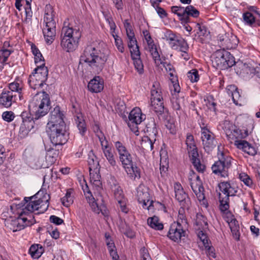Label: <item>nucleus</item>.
<instances>
[{
  "instance_id": "18",
  "label": "nucleus",
  "mask_w": 260,
  "mask_h": 260,
  "mask_svg": "<svg viewBox=\"0 0 260 260\" xmlns=\"http://www.w3.org/2000/svg\"><path fill=\"white\" fill-rule=\"evenodd\" d=\"M235 145L238 148L242 149L244 152L251 156L255 155L257 153L255 148L246 141L236 140Z\"/></svg>"
},
{
  "instance_id": "31",
  "label": "nucleus",
  "mask_w": 260,
  "mask_h": 260,
  "mask_svg": "<svg viewBox=\"0 0 260 260\" xmlns=\"http://www.w3.org/2000/svg\"><path fill=\"white\" fill-rule=\"evenodd\" d=\"M100 169L96 170H89V175L91 183L96 187H101L102 182L101 181V175L100 174Z\"/></svg>"
},
{
  "instance_id": "61",
  "label": "nucleus",
  "mask_w": 260,
  "mask_h": 260,
  "mask_svg": "<svg viewBox=\"0 0 260 260\" xmlns=\"http://www.w3.org/2000/svg\"><path fill=\"white\" fill-rule=\"evenodd\" d=\"M117 202L119 205L121 212L124 213H127L129 211V209L126 206V199L124 198L122 200L117 201Z\"/></svg>"
},
{
  "instance_id": "42",
  "label": "nucleus",
  "mask_w": 260,
  "mask_h": 260,
  "mask_svg": "<svg viewBox=\"0 0 260 260\" xmlns=\"http://www.w3.org/2000/svg\"><path fill=\"white\" fill-rule=\"evenodd\" d=\"M147 223L151 228L156 230H161L164 228L163 224L159 222L158 217L156 216L149 217L147 219Z\"/></svg>"
},
{
  "instance_id": "51",
  "label": "nucleus",
  "mask_w": 260,
  "mask_h": 260,
  "mask_svg": "<svg viewBox=\"0 0 260 260\" xmlns=\"http://www.w3.org/2000/svg\"><path fill=\"white\" fill-rule=\"evenodd\" d=\"M103 153L109 164L113 167L115 166L116 165V162L112 151L111 148L103 151Z\"/></svg>"
},
{
  "instance_id": "56",
  "label": "nucleus",
  "mask_w": 260,
  "mask_h": 260,
  "mask_svg": "<svg viewBox=\"0 0 260 260\" xmlns=\"http://www.w3.org/2000/svg\"><path fill=\"white\" fill-rule=\"evenodd\" d=\"M172 107L174 110L176 111L177 114L180 117L181 114L180 101L178 99H174L171 101Z\"/></svg>"
},
{
  "instance_id": "10",
  "label": "nucleus",
  "mask_w": 260,
  "mask_h": 260,
  "mask_svg": "<svg viewBox=\"0 0 260 260\" xmlns=\"http://www.w3.org/2000/svg\"><path fill=\"white\" fill-rule=\"evenodd\" d=\"M218 41L220 46L223 48L222 50L235 48L238 43L237 37L231 32L219 35Z\"/></svg>"
},
{
  "instance_id": "41",
  "label": "nucleus",
  "mask_w": 260,
  "mask_h": 260,
  "mask_svg": "<svg viewBox=\"0 0 260 260\" xmlns=\"http://www.w3.org/2000/svg\"><path fill=\"white\" fill-rule=\"evenodd\" d=\"M164 109L163 101L159 102L151 101V110L154 111L158 116L164 112Z\"/></svg>"
},
{
  "instance_id": "22",
  "label": "nucleus",
  "mask_w": 260,
  "mask_h": 260,
  "mask_svg": "<svg viewBox=\"0 0 260 260\" xmlns=\"http://www.w3.org/2000/svg\"><path fill=\"white\" fill-rule=\"evenodd\" d=\"M122 166L132 180H135L140 178V170L134 164L132 160L129 165Z\"/></svg>"
},
{
  "instance_id": "46",
  "label": "nucleus",
  "mask_w": 260,
  "mask_h": 260,
  "mask_svg": "<svg viewBox=\"0 0 260 260\" xmlns=\"http://www.w3.org/2000/svg\"><path fill=\"white\" fill-rule=\"evenodd\" d=\"M89 196L87 197V201L91 207L92 210L96 214H99L102 212L101 208L98 205L95 201L94 198L92 194H89Z\"/></svg>"
},
{
  "instance_id": "14",
  "label": "nucleus",
  "mask_w": 260,
  "mask_h": 260,
  "mask_svg": "<svg viewBox=\"0 0 260 260\" xmlns=\"http://www.w3.org/2000/svg\"><path fill=\"white\" fill-rule=\"evenodd\" d=\"M114 145L118 152L119 159L122 166L129 165L132 160V157L125 146L120 141L115 142Z\"/></svg>"
},
{
  "instance_id": "28",
  "label": "nucleus",
  "mask_w": 260,
  "mask_h": 260,
  "mask_svg": "<svg viewBox=\"0 0 260 260\" xmlns=\"http://www.w3.org/2000/svg\"><path fill=\"white\" fill-rule=\"evenodd\" d=\"M189 157L192 165L197 171L199 173H204L206 167L204 164L201 162V161L199 158V155L198 152L193 153V154L189 155Z\"/></svg>"
},
{
  "instance_id": "58",
  "label": "nucleus",
  "mask_w": 260,
  "mask_h": 260,
  "mask_svg": "<svg viewBox=\"0 0 260 260\" xmlns=\"http://www.w3.org/2000/svg\"><path fill=\"white\" fill-rule=\"evenodd\" d=\"M113 37L114 38L115 43L117 48L120 52L123 53L124 49L122 40L115 34H114V36H113Z\"/></svg>"
},
{
  "instance_id": "30",
  "label": "nucleus",
  "mask_w": 260,
  "mask_h": 260,
  "mask_svg": "<svg viewBox=\"0 0 260 260\" xmlns=\"http://www.w3.org/2000/svg\"><path fill=\"white\" fill-rule=\"evenodd\" d=\"M231 136H229L228 139L232 142V141L239 140V139H244L248 135V131L244 130L243 132L241 129L235 126V128H234V131L231 133Z\"/></svg>"
},
{
  "instance_id": "5",
  "label": "nucleus",
  "mask_w": 260,
  "mask_h": 260,
  "mask_svg": "<svg viewBox=\"0 0 260 260\" xmlns=\"http://www.w3.org/2000/svg\"><path fill=\"white\" fill-rule=\"evenodd\" d=\"M212 66L220 70H226L235 64V57L225 50H217L211 56Z\"/></svg>"
},
{
  "instance_id": "43",
  "label": "nucleus",
  "mask_w": 260,
  "mask_h": 260,
  "mask_svg": "<svg viewBox=\"0 0 260 260\" xmlns=\"http://www.w3.org/2000/svg\"><path fill=\"white\" fill-rule=\"evenodd\" d=\"M73 190L72 189H68L64 197L61 199L62 205L67 207H69L74 202L72 193Z\"/></svg>"
},
{
  "instance_id": "26",
  "label": "nucleus",
  "mask_w": 260,
  "mask_h": 260,
  "mask_svg": "<svg viewBox=\"0 0 260 260\" xmlns=\"http://www.w3.org/2000/svg\"><path fill=\"white\" fill-rule=\"evenodd\" d=\"M144 131L147 136L156 137L157 129L156 128L155 120L153 118H150L147 119L146 127Z\"/></svg>"
},
{
  "instance_id": "37",
  "label": "nucleus",
  "mask_w": 260,
  "mask_h": 260,
  "mask_svg": "<svg viewBox=\"0 0 260 260\" xmlns=\"http://www.w3.org/2000/svg\"><path fill=\"white\" fill-rule=\"evenodd\" d=\"M29 252L33 258H38L44 252V248L40 244H34L30 246Z\"/></svg>"
},
{
  "instance_id": "48",
  "label": "nucleus",
  "mask_w": 260,
  "mask_h": 260,
  "mask_svg": "<svg viewBox=\"0 0 260 260\" xmlns=\"http://www.w3.org/2000/svg\"><path fill=\"white\" fill-rule=\"evenodd\" d=\"M236 125L231 123L230 121L224 120L222 123V128L224 130L227 138L229 136H231V133L235 128Z\"/></svg>"
},
{
  "instance_id": "53",
  "label": "nucleus",
  "mask_w": 260,
  "mask_h": 260,
  "mask_svg": "<svg viewBox=\"0 0 260 260\" xmlns=\"http://www.w3.org/2000/svg\"><path fill=\"white\" fill-rule=\"evenodd\" d=\"M27 125H28L25 124V123L22 122L19 129V134L21 137L26 136L29 132L34 127V126L31 125L28 127Z\"/></svg>"
},
{
  "instance_id": "45",
  "label": "nucleus",
  "mask_w": 260,
  "mask_h": 260,
  "mask_svg": "<svg viewBox=\"0 0 260 260\" xmlns=\"http://www.w3.org/2000/svg\"><path fill=\"white\" fill-rule=\"evenodd\" d=\"M28 84L30 87L34 89H39L44 85V83L38 80L35 76L32 74L29 76Z\"/></svg>"
},
{
  "instance_id": "7",
  "label": "nucleus",
  "mask_w": 260,
  "mask_h": 260,
  "mask_svg": "<svg viewBox=\"0 0 260 260\" xmlns=\"http://www.w3.org/2000/svg\"><path fill=\"white\" fill-rule=\"evenodd\" d=\"M219 160L212 165V170L214 174L222 177L228 176V170L231 166V158L224 156L223 152L218 154Z\"/></svg>"
},
{
  "instance_id": "1",
  "label": "nucleus",
  "mask_w": 260,
  "mask_h": 260,
  "mask_svg": "<svg viewBox=\"0 0 260 260\" xmlns=\"http://www.w3.org/2000/svg\"><path fill=\"white\" fill-rule=\"evenodd\" d=\"M28 108L35 112V117L30 113L23 112L21 114L22 122L25 123L29 127L35 124L34 119H38L46 115L50 110V100L49 95L45 91L38 92L29 103Z\"/></svg>"
},
{
  "instance_id": "19",
  "label": "nucleus",
  "mask_w": 260,
  "mask_h": 260,
  "mask_svg": "<svg viewBox=\"0 0 260 260\" xmlns=\"http://www.w3.org/2000/svg\"><path fill=\"white\" fill-rule=\"evenodd\" d=\"M190 184L193 192L196 195L198 199L200 201H204L205 199L204 194V188L202 184V182H192V179L189 178Z\"/></svg>"
},
{
  "instance_id": "4",
  "label": "nucleus",
  "mask_w": 260,
  "mask_h": 260,
  "mask_svg": "<svg viewBox=\"0 0 260 260\" xmlns=\"http://www.w3.org/2000/svg\"><path fill=\"white\" fill-rule=\"evenodd\" d=\"M46 132L51 143L55 146L65 144L69 138L66 125H49L46 126Z\"/></svg>"
},
{
  "instance_id": "62",
  "label": "nucleus",
  "mask_w": 260,
  "mask_h": 260,
  "mask_svg": "<svg viewBox=\"0 0 260 260\" xmlns=\"http://www.w3.org/2000/svg\"><path fill=\"white\" fill-rule=\"evenodd\" d=\"M143 34L147 43V47L152 46V44H155L149 32L147 30L143 31Z\"/></svg>"
},
{
  "instance_id": "23",
  "label": "nucleus",
  "mask_w": 260,
  "mask_h": 260,
  "mask_svg": "<svg viewBox=\"0 0 260 260\" xmlns=\"http://www.w3.org/2000/svg\"><path fill=\"white\" fill-rule=\"evenodd\" d=\"M226 89L228 93L231 95L233 102L237 105H241L242 98L238 88L234 85H230L228 86Z\"/></svg>"
},
{
  "instance_id": "60",
  "label": "nucleus",
  "mask_w": 260,
  "mask_h": 260,
  "mask_svg": "<svg viewBox=\"0 0 260 260\" xmlns=\"http://www.w3.org/2000/svg\"><path fill=\"white\" fill-rule=\"evenodd\" d=\"M2 117L4 120L9 122L14 119L15 115L12 111H6L3 113Z\"/></svg>"
},
{
  "instance_id": "6",
  "label": "nucleus",
  "mask_w": 260,
  "mask_h": 260,
  "mask_svg": "<svg viewBox=\"0 0 260 260\" xmlns=\"http://www.w3.org/2000/svg\"><path fill=\"white\" fill-rule=\"evenodd\" d=\"M220 190L225 195L222 198L220 193H219V200L220 202V209L221 211L224 212L229 208V197L234 196L237 192L236 188L233 186L228 182H221L218 184Z\"/></svg>"
},
{
  "instance_id": "17",
  "label": "nucleus",
  "mask_w": 260,
  "mask_h": 260,
  "mask_svg": "<svg viewBox=\"0 0 260 260\" xmlns=\"http://www.w3.org/2000/svg\"><path fill=\"white\" fill-rule=\"evenodd\" d=\"M109 184L117 201L125 198L122 189L119 186L118 182L114 177H110L109 180Z\"/></svg>"
},
{
  "instance_id": "2",
  "label": "nucleus",
  "mask_w": 260,
  "mask_h": 260,
  "mask_svg": "<svg viewBox=\"0 0 260 260\" xmlns=\"http://www.w3.org/2000/svg\"><path fill=\"white\" fill-rule=\"evenodd\" d=\"M109 52L104 43H92L84 49L80 60L93 69L101 71L107 61Z\"/></svg>"
},
{
  "instance_id": "21",
  "label": "nucleus",
  "mask_w": 260,
  "mask_h": 260,
  "mask_svg": "<svg viewBox=\"0 0 260 260\" xmlns=\"http://www.w3.org/2000/svg\"><path fill=\"white\" fill-rule=\"evenodd\" d=\"M88 88L92 92H101L104 88V81L100 76H96L88 84Z\"/></svg>"
},
{
  "instance_id": "39",
  "label": "nucleus",
  "mask_w": 260,
  "mask_h": 260,
  "mask_svg": "<svg viewBox=\"0 0 260 260\" xmlns=\"http://www.w3.org/2000/svg\"><path fill=\"white\" fill-rule=\"evenodd\" d=\"M185 8L181 6H172L171 7V12L179 17L182 24H184V22H185L187 20L186 17H184Z\"/></svg>"
},
{
  "instance_id": "11",
  "label": "nucleus",
  "mask_w": 260,
  "mask_h": 260,
  "mask_svg": "<svg viewBox=\"0 0 260 260\" xmlns=\"http://www.w3.org/2000/svg\"><path fill=\"white\" fill-rule=\"evenodd\" d=\"M201 138L205 150L209 153L215 147L214 134L206 127L201 128Z\"/></svg>"
},
{
  "instance_id": "52",
  "label": "nucleus",
  "mask_w": 260,
  "mask_h": 260,
  "mask_svg": "<svg viewBox=\"0 0 260 260\" xmlns=\"http://www.w3.org/2000/svg\"><path fill=\"white\" fill-rule=\"evenodd\" d=\"M46 42L48 44H51L55 39L56 30H52L51 32L45 31L43 32Z\"/></svg>"
},
{
  "instance_id": "44",
  "label": "nucleus",
  "mask_w": 260,
  "mask_h": 260,
  "mask_svg": "<svg viewBox=\"0 0 260 260\" xmlns=\"http://www.w3.org/2000/svg\"><path fill=\"white\" fill-rule=\"evenodd\" d=\"M255 18L256 17L249 12H246L243 14V19L245 24L251 27L255 26Z\"/></svg>"
},
{
  "instance_id": "20",
  "label": "nucleus",
  "mask_w": 260,
  "mask_h": 260,
  "mask_svg": "<svg viewBox=\"0 0 260 260\" xmlns=\"http://www.w3.org/2000/svg\"><path fill=\"white\" fill-rule=\"evenodd\" d=\"M34 199V196H32L31 197H25L24 199V201L26 204L24 210L27 211V212L30 214L33 212L35 210H39L40 208H42V206L40 207L39 205L42 202V201L40 200H32Z\"/></svg>"
},
{
  "instance_id": "63",
  "label": "nucleus",
  "mask_w": 260,
  "mask_h": 260,
  "mask_svg": "<svg viewBox=\"0 0 260 260\" xmlns=\"http://www.w3.org/2000/svg\"><path fill=\"white\" fill-rule=\"evenodd\" d=\"M154 8L160 18H164L167 16L168 14L166 11L163 8L160 7L159 5H156Z\"/></svg>"
},
{
  "instance_id": "50",
  "label": "nucleus",
  "mask_w": 260,
  "mask_h": 260,
  "mask_svg": "<svg viewBox=\"0 0 260 260\" xmlns=\"http://www.w3.org/2000/svg\"><path fill=\"white\" fill-rule=\"evenodd\" d=\"M127 45L130 49L131 54H132V51H134L136 50H139V47L137 44V41L135 37H131L127 38Z\"/></svg>"
},
{
  "instance_id": "40",
  "label": "nucleus",
  "mask_w": 260,
  "mask_h": 260,
  "mask_svg": "<svg viewBox=\"0 0 260 260\" xmlns=\"http://www.w3.org/2000/svg\"><path fill=\"white\" fill-rule=\"evenodd\" d=\"M75 121L80 134L82 136H84L87 131V126L82 115H77L75 117Z\"/></svg>"
},
{
  "instance_id": "54",
  "label": "nucleus",
  "mask_w": 260,
  "mask_h": 260,
  "mask_svg": "<svg viewBox=\"0 0 260 260\" xmlns=\"http://www.w3.org/2000/svg\"><path fill=\"white\" fill-rule=\"evenodd\" d=\"M45 63H42L34 70V72H37L40 75H42L43 76L46 77H48V70L46 67L45 66Z\"/></svg>"
},
{
  "instance_id": "24",
  "label": "nucleus",
  "mask_w": 260,
  "mask_h": 260,
  "mask_svg": "<svg viewBox=\"0 0 260 260\" xmlns=\"http://www.w3.org/2000/svg\"><path fill=\"white\" fill-rule=\"evenodd\" d=\"M131 57L134 61L135 68L137 70L138 72L140 74L143 73L144 66L140 58V50H136L135 51L133 50L132 51Z\"/></svg>"
},
{
  "instance_id": "35",
  "label": "nucleus",
  "mask_w": 260,
  "mask_h": 260,
  "mask_svg": "<svg viewBox=\"0 0 260 260\" xmlns=\"http://www.w3.org/2000/svg\"><path fill=\"white\" fill-rule=\"evenodd\" d=\"M229 225L232 233L233 237L237 241L239 240L240 233L239 231V225L238 221L236 219H233L229 222Z\"/></svg>"
},
{
  "instance_id": "27",
  "label": "nucleus",
  "mask_w": 260,
  "mask_h": 260,
  "mask_svg": "<svg viewBox=\"0 0 260 260\" xmlns=\"http://www.w3.org/2000/svg\"><path fill=\"white\" fill-rule=\"evenodd\" d=\"M151 101H163L161 90L158 82H154L151 89Z\"/></svg>"
},
{
  "instance_id": "47",
  "label": "nucleus",
  "mask_w": 260,
  "mask_h": 260,
  "mask_svg": "<svg viewBox=\"0 0 260 260\" xmlns=\"http://www.w3.org/2000/svg\"><path fill=\"white\" fill-rule=\"evenodd\" d=\"M147 49L150 53L155 63H159L160 60V58L159 54L156 48V46L155 44H152V46L147 47Z\"/></svg>"
},
{
  "instance_id": "16",
  "label": "nucleus",
  "mask_w": 260,
  "mask_h": 260,
  "mask_svg": "<svg viewBox=\"0 0 260 260\" xmlns=\"http://www.w3.org/2000/svg\"><path fill=\"white\" fill-rule=\"evenodd\" d=\"M16 95L12 91L4 89L0 95V105L5 108L11 106L12 102L15 101Z\"/></svg>"
},
{
  "instance_id": "38",
  "label": "nucleus",
  "mask_w": 260,
  "mask_h": 260,
  "mask_svg": "<svg viewBox=\"0 0 260 260\" xmlns=\"http://www.w3.org/2000/svg\"><path fill=\"white\" fill-rule=\"evenodd\" d=\"M7 223L8 227L14 232L20 231L25 228V225L21 223L20 219H18V217L12 219L11 221L8 220Z\"/></svg>"
},
{
  "instance_id": "36",
  "label": "nucleus",
  "mask_w": 260,
  "mask_h": 260,
  "mask_svg": "<svg viewBox=\"0 0 260 260\" xmlns=\"http://www.w3.org/2000/svg\"><path fill=\"white\" fill-rule=\"evenodd\" d=\"M198 230H205L208 229L207 219L201 213L197 214V219L195 222Z\"/></svg>"
},
{
  "instance_id": "64",
  "label": "nucleus",
  "mask_w": 260,
  "mask_h": 260,
  "mask_svg": "<svg viewBox=\"0 0 260 260\" xmlns=\"http://www.w3.org/2000/svg\"><path fill=\"white\" fill-rule=\"evenodd\" d=\"M140 254L142 260H152L148 252V250L145 247H142L140 250Z\"/></svg>"
},
{
  "instance_id": "9",
  "label": "nucleus",
  "mask_w": 260,
  "mask_h": 260,
  "mask_svg": "<svg viewBox=\"0 0 260 260\" xmlns=\"http://www.w3.org/2000/svg\"><path fill=\"white\" fill-rule=\"evenodd\" d=\"M145 115L143 114L139 108L133 109L129 114V121L127 123L131 129L136 135H139L137 125L145 119Z\"/></svg>"
},
{
  "instance_id": "3",
  "label": "nucleus",
  "mask_w": 260,
  "mask_h": 260,
  "mask_svg": "<svg viewBox=\"0 0 260 260\" xmlns=\"http://www.w3.org/2000/svg\"><path fill=\"white\" fill-rule=\"evenodd\" d=\"M81 36L79 29L64 26L61 30V46L68 52L73 51L77 47Z\"/></svg>"
},
{
  "instance_id": "33",
  "label": "nucleus",
  "mask_w": 260,
  "mask_h": 260,
  "mask_svg": "<svg viewBox=\"0 0 260 260\" xmlns=\"http://www.w3.org/2000/svg\"><path fill=\"white\" fill-rule=\"evenodd\" d=\"M88 164L89 166V170H96L100 168L99 161L96 156L94 155L92 150H90L88 154Z\"/></svg>"
},
{
  "instance_id": "8",
  "label": "nucleus",
  "mask_w": 260,
  "mask_h": 260,
  "mask_svg": "<svg viewBox=\"0 0 260 260\" xmlns=\"http://www.w3.org/2000/svg\"><path fill=\"white\" fill-rule=\"evenodd\" d=\"M164 39L169 44L170 46L175 50L180 49V51L188 50V45L186 41L181 37L178 36L170 30H168L165 33Z\"/></svg>"
},
{
  "instance_id": "49",
  "label": "nucleus",
  "mask_w": 260,
  "mask_h": 260,
  "mask_svg": "<svg viewBox=\"0 0 260 260\" xmlns=\"http://www.w3.org/2000/svg\"><path fill=\"white\" fill-rule=\"evenodd\" d=\"M26 5L24 7L25 12V18L24 20V22L28 23L31 19L32 15V12L31 11L30 2L31 0H25Z\"/></svg>"
},
{
  "instance_id": "13",
  "label": "nucleus",
  "mask_w": 260,
  "mask_h": 260,
  "mask_svg": "<svg viewBox=\"0 0 260 260\" xmlns=\"http://www.w3.org/2000/svg\"><path fill=\"white\" fill-rule=\"evenodd\" d=\"M174 190L175 198L179 202L180 206L183 208L187 207L189 204L190 199L181 185L178 182L174 183Z\"/></svg>"
},
{
  "instance_id": "32",
  "label": "nucleus",
  "mask_w": 260,
  "mask_h": 260,
  "mask_svg": "<svg viewBox=\"0 0 260 260\" xmlns=\"http://www.w3.org/2000/svg\"><path fill=\"white\" fill-rule=\"evenodd\" d=\"M187 145V149L189 155L193 153H197V147L196 145L193 136L190 134H187L185 141Z\"/></svg>"
},
{
  "instance_id": "34",
  "label": "nucleus",
  "mask_w": 260,
  "mask_h": 260,
  "mask_svg": "<svg viewBox=\"0 0 260 260\" xmlns=\"http://www.w3.org/2000/svg\"><path fill=\"white\" fill-rule=\"evenodd\" d=\"M200 14L199 11L196 9L193 6L189 5L185 8V16L186 17V21L184 22V24H186L190 21L189 17L191 16L194 18H197Z\"/></svg>"
},
{
  "instance_id": "55",
  "label": "nucleus",
  "mask_w": 260,
  "mask_h": 260,
  "mask_svg": "<svg viewBox=\"0 0 260 260\" xmlns=\"http://www.w3.org/2000/svg\"><path fill=\"white\" fill-rule=\"evenodd\" d=\"M9 88L10 90V91H12L13 94H14V92H17L19 94V98H21L20 94L22 88L20 87L19 83L15 82H12L9 84Z\"/></svg>"
},
{
  "instance_id": "29",
  "label": "nucleus",
  "mask_w": 260,
  "mask_h": 260,
  "mask_svg": "<svg viewBox=\"0 0 260 260\" xmlns=\"http://www.w3.org/2000/svg\"><path fill=\"white\" fill-rule=\"evenodd\" d=\"M156 141V137L145 136L142 138L141 145L143 148L147 151H152L153 149L154 143Z\"/></svg>"
},
{
  "instance_id": "15",
  "label": "nucleus",
  "mask_w": 260,
  "mask_h": 260,
  "mask_svg": "<svg viewBox=\"0 0 260 260\" xmlns=\"http://www.w3.org/2000/svg\"><path fill=\"white\" fill-rule=\"evenodd\" d=\"M64 115L60 108L56 106L50 113V118L47 125H66L64 119Z\"/></svg>"
},
{
  "instance_id": "25",
  "label": "nucleus",
  "mask_w": 260,
  "mask_h": 260,
  "mask_svg": "<svg viewBox=\"0 0 260 260\" xmlns=\"http://www.w3.org/2000/svg\"><path fill=\"white\" fill-rule=\"evenodd\" d=\"M254 68L250 67L248 64L240 62L236 66L235 70L237 74L244 76L254 73Z\"/></svg>"
},
{
  "instance_id": "57",
  "label": "nucleus",
  "mask_w": 260,
  "mask_h": 260,
  "mask_svg": "<svg viewBox=\"0 0 260 260\" xmlns=\"http://www.w3.org/2000/svg\"><path fill=\"white\" fill-rule=\"evenodd\" d=\"M187 77L190 79L191 82H197L200 78L198 70L193 69L188 72L187 73Z\"/></svg>"
},
{
  "instance_id": "12",
  "label": "nucleus",
  "mask_w": 260,
  "mask_h": 260,
  "mask_svg": "<svg viewBox=\"0 0 260 260\" xmlns=\"http://www.w3.org/2000/svg\"><path fill=\"white\" fill-rule=\"evenodd\" d=\"M179 222H174L171 224L168 233V237L172 241L178 243L182 237L185 236V231Z\"/></svg>"
},
{
  "instance_id": "59",
  "label": "nucleus",
  "mask_w": 260,
  "mask_h": 260,
  "mask_svg": "<svg viewBox=\"0 0 260 260\" xmlns=\"http://www.w3.org/2000/svg\"><path fill=\"white\" fill-rule=\"evenodd\" d=\"M239 179L247 186H250L252 184V180L245 173H241L239 175Z\"/></svg>"
}]
</instances>
